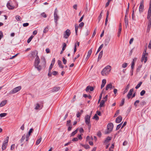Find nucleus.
Listing matches in <instances>:
<instances>
[{"mask_svg":"<svg viewBox=\"0 0 151 151\" xmlns=\"http://www.w3.org/2000/svg\"><path fill=\"white\" fill-rule=\"evenodd\" d=\"M26 137V135H25V134H24V135L22 136V138H21V142H23V141L24 140V139H25Z\"/></svg>","mask_w":151,"mask_h":151,"instance_id":"c03bdc74","label":"nucleus"},{"mask_svg":"<svg viewBox=\"0 0 151 151\" xmlns=\"http://www.w3.org/2000/svg\"><path fill=\"white\" fill-rule=\"evenodd\" d=\"M144 10V0H142L140 2L139 8V11L140 13H142Z\"/></svg>","mask_w":151,"mask_h":151,"instance_id":"20e7f679","label":"nucleus"},{"mask_svg":"<svg viewBox=\"0 0 151 151\" xmlns=\"http://www.w3.org/2000/svg\"><path fill=\"white\" fill-rule=\"evenodd\" d=\"M55 58H54L52 62H51V65H54V63H55Z\"/></svg>","mask_w":151,"mask_h":151,"instance_id":"338daca9","label":"nucleus"},{"mask_svg":"<svg viewBox=\"0 0 151 151\" xmlns=\"http://www.w3.org/2000/svg\"><path fill=\"white\" fill-rule=\"evenodd\" d=\"M142 83V82H139V83L136 86L135 88L136 89H137L138 88H139L140 87V86H141V85Z\"/></svg>","mask_w":151,"mask_h":151,"instance_id":"4c0bfd02","label":"nucleus"},{"mask_svg":"<svg viewBox=\"0 0 151 151\" xmlns=\"http://www.w3.org/2000/svg\"><path fill=\"white\" fill-rule=\"evenodd\" d=\"M78 26L77 25H75V31L76 34H77V33L78 31Z\"/></svg>","mask_w":151,"mask_h":151,"instance_id":"de8ad7c7","label":"nucleus"},{"mask_svg":"<svg viewBox=\"0 0 151 151\" xmlns=\"http://www.w3.org/2000/svg\"><path fill=\"white\" fill-rule=\"evenodd\" d=\"M33 36L32 35L27 40V42L29 43L32 40V38H33Z\"/></svg>","mask_w":151,"mask_h":151,"instance_id":"f704fd0d","label":"nucleus"},{"mask_svg":"<svg viewBox=\"0 0 151 151\" xmlns=\"http://www.w3.org/2000/svg\"><path fill=\"white\" fill-rule=\"evenodd\" d=\"M147 60V57H142L141 59V61L142 62L144 61V63H145Z\"/></svg>","mask_w":151,"mask_h":151,"instance_id":"c85d7f7f","label":"nucleus"},{"mask_svg":"<svg viewBox=\"0 0 151 151\" xmlns=\"http://www.w3.org/2000/svg\"><path fill=\"white\" fill-rule=\"evenodd\" d=\"M117 92V90L116 89L114 88V94L115 95V96H116Z\"/></svg>","mask_w":151,"mask_h":151,"instance_id":"e2e57ef3","label":"nucleus"},{"mask_svg":"<svg viewBox=\"0 0 151 151\" xmlns=\"http://www.w3.org/2000/svg\"><path fill=\"white\" fill-rule=\"evenodd\" d=\"M41 140L42 137H40L39 139L37 140V142H36V145H38L41 142Z\"/></svg>","mask_w":151,"mask_h":151,"instance_id":"c756f323","label":"nucleus"},{"mask_svg":"<svg viewBox=\"0 0 151 151\" xmlns=\"http://www.w3.org/2000/svg\"><path fill=\"white\" fill-rule=\"evenodd\" d=\"M82 146L83 147H84L86 149H88L90 147L88 145H82Z\"/></svg>","mask_w":151,"mask_h":151,"instance_id":"58836bf2","label":"nucleus"},{"mask_svg":"<svg viewBox=\"0 0 151 151\" xmlns=\"http://www.w3.org/2000/svg\"><path fill=\"white\" fill-rule=\"evenodd\" d=\"M89 90L91 91H93L94 90V88L92 86H88L87 87L86 89V91H88Z\"/></svg>","mask_w":151,"mask_h":151,"instance_id":"dca6fc26","label":"nucleus"},{"mask_svg":"<svg viewBox=\"0 0 151 151\" xmlns=\"http://www.w3.org/2000/svg\"><path fill=\"white\" fill-rule=\"evenodd\" d=\"M7 6L9 9H12L14 8L13 6L10 2H8L7 4Z\"/></svg>","mask_w":151,"mask_h":151,"instance_id":"ddd939ff","label":"nucleus"},{"mask_svg":"<svg viewBox=\"0 0 151 151\" xmlns=\"http://www.w3.org/2000/svg\"><path fill=\"white\" fill-rule=\"evenodd\" d=\"M119 110H117L116 111V113H115L114 115V117L116 116V115H118L119 114Z\"/></svg>","mask_w":151,"mask_h":151,"instance_id":"69168bd1","label":"nucleus"},{"mask_svg":"<svg viewBox=\"0 0 151 151\" xmlns=\"http://www.w3.org/2000/svg\"><path fill=\"white\" fill-rule=\"evenodd\" d=\"M112 88V84L111 83H110L108 84H107L106 85V91H107L109 88L111 90Z\"/></svg>","mask_w":151,"mask_h":151,"instance_id":"2eb2a0df","label":"nucleus"},{"mask_svg":"<svg viewBox=\"0 0 151 151\" xmlns=\"http://www.w3.org/2000/svg\"><path fill=\"white\" fill-rule=\"evenodd\" d=\"M92 48H91L88 51L87 57H90V56L92 52Z\"/></svg>","mask_w":151,"mask_h":151,"instance_id":"2f4dec72","label":"nucleus"},{"mask_svg":"<svg viewBox=\"0 0 151 151\" xmlns=\"http://www.w3.org/2000/svg\"><path fill=\"white\" fill-rule=\"evenodd\" d=\"M77 45L78 47L79 45V42L78 41L76 42L75 44V46H74V53H75L76 52V51Z\"/></svg>","mask_w":151,"mask_h":151,"instance_id":"f3484780","label":"nucleus"},{"mask_svg":"<svg viewBox=\"0 0 151 151\" xmlns=\"http://www.w3.org/2000/svg\"><path fill=\"white\" fill-rule=\"evenodd\" d=\"M124 100H125L124 99H123L122 100V102H121V103L120 104V106H122L124 104Z\"/></svg>","mask_w":151,"mask_h":151,"instance_id":"a18cd8bd","label":"nucleus"},{"mask_svg":"<svg viewBox=\"0 0 151 151\" xmlns=\"http://www.w3.org/2000/svg\"><path fill=\"white\" fill-rule=\"evenodd\" d=\"M63 63L64 64H65L66 63L67 60L66 59H65L64 58H63Z\"/></svg>","mask_w":151,"mask_h":151,"instance_id":"052dcab7","label":"nucleus"},{"mask_svg":"<svg viewBox=\"0 0 151 151\" xmlns=\"http://www.w3.org/2000/svg\"><path fill=\"white\" fill-rule=\"evenodd\" d=\"M71 32L69 29H67L64 32L63 37L66 39L68 38L70 36Z\"/></svg>","mask_w":151,"mask_h":151,"instance_id":"423d86ee","label":"nucleus"},{"mask_svg":"<svg viewBox=\"0 0 151 151\" xmlns=\"http://www.w3.org/2000/svg\"><path fill=\"white\" fill-rule=\"evenodd\" d=\"M135 17L134 15V11H132V18L133 20L134 19V18Z\"/></svg>","mask_w":151,"mask_h":151,"instance_id":"0e129e2a","label":"nucleus"},{"mask_svg":"<svg viewBox=\"0 0 151 151\" xmlns=\"http://www.w3.org/2000/svg\"><path fill=\"white\" fill-rule=\"evenodd\" d=\"M128 64L127 63H123L122 65V67L123 68H124L126 67H127Z\"/></svg>","mask_w":151,"mask_h":151,"instance_id":"3c124183","label":"nucleus"},{"mask_svg":"<svg viewBox=\"0 0 151 151\" xmlns=\"http://www.w3.org/2000/svg\"><path fill=\"white\" fill-rule=\"evenodd\" d=\"M19 91V87H17L10 92V93L11 94L17 92Z\"/></svg>","mask_w":151,"mask_h":151,"instance_id":"9b49d317","label":"nucleus"},{"mask_svg":"<svg viewBox=\"0 0 151 151\" xmlns=\"http://www.w3.org/2000/svg\"><path fill=\"white\" fill-rule=\"evenodd\" d=\"M66 44L65 43H63V47L62 48L63 50H64L66 47Z\"/></svg>","mask_w":151,"mask_h":151,"instance_id":"79ce46f5","label":"nucleus"},{"mask_svg":"<svg viewBox=\"0 0 151 151\" xmlns=\"http://www.w3.org/2000/svg\"><path fill=\"white\" fill-rule=\"evenodd\" d=\"M105 101L104 100H102L101 101L100 103L99 106L100 107H103L104 106V105L105 103Z\"/></svg>","mask_w":151,"mask_h":151,"instance_id":"5701e85b","label":"nucleus"},{"mask_svg":"<svg viewBox=\"0 0 151 151\" xmlns=\"http://www.w3.org/2000/svg\"><path fill=\"white\" fill-rule=\"evenodd\" d=\"M83 110H81L80 111V112H77V117H79L83 113Z\"/></svg>","mask_w":151,"mask_h":151,"instance_id":"a878e982","label":"nucleus"},{"mask_svg":"<svg viewBox=\"0 0 151 151\" xmlns=\"http://www.w3.org/2000/svg\"><path fill=\"white\" fill-rule=\"evenodd\" d=\"M106 83V79H103L102 81V84L101 86V88L102 89L103 88Z\"/></svg>","mask_w":151,"mask_h":151,"instance_id":"aec40b11","label":"nucleus"},{"mask_svg":"<svg viewBox=\"0 0 151 151\" xmlns=\"http://www.w3.org/2000/svg\"><path fill=\"white\" fill-rule=\"evenodd\" d=\"M7 103V101L5 100L1 102L0 104V107H2L4 106Z\"/></svg>","mask_w":151,"mask_h":151,"instance_id":"4be33fe9","label":"nucleus"},{"mask_svg":"<svg viewBox=\"0 0 151 151\" xmlns=\"http://www.w3.org/2000/svg\"><path fill=\"white\" fill-rule=\"evenodd\" d=\"M41 15L43 17L45 18L47 17L46 14L44 12H43L42 13Z\"/></svg>","mask_w":151,"mask_h":151,"instance_id":"6e6d98bb","label":"nucleus"},{"mask_svg":"<svg viewBox=\"0 0 151 151\" xmlns=\"http://www.w3.org/2000/svg\"><path fill=\"white\" fill-rule=\"evenodd\" d=\"M114 125L112 123H109L107 125V129L105 132V134H108L112 131Z\"/></svg>","mask_w":151,"mask_h":151,"instance_id":"7ed1b4c3","label":"nucleus"},{"mask_svg":"<svg viewBox=\"0 0 151 151\" xmlns=\"http://www.w3.org/2000/svg\"><path fill=\"white\" fill-rule=\"evenodd\" d=\"M77 130L78 129H77L76 130L73 131L72 132V133L70 134V137H72L74 135H75L77 132Z\"/></svg>","mask_w":151,"mask_h":151,"instance_id":"7c9ffc66","label":"nucleus"},{"mask_svg":"<svg viewBox=\"0 0 151 151\" xmlns=\"http://www.w3.org/2000/svg\"><path fill=\"white\" fill-rule=\"evenodd\" d=\"M37 52L35 50L34 51L32 52L29 55H31V57H38L37 55Z\"/></svg>","mask_w":151,"mask_h":151,"instance_id":"1a4fd4ad","label":"nucleus"},{"mask_svg":"<svg viewBox=\"0 0 151 151\" xmlns=\"http://www.w3.org/2000/svg\"><path fill=\"white\" fill-rule=\"evenodd\" d=\"M70 122L71 121L69 120H68L67 121V125L68 126H69L70 125Z\"/></svg>","mask_w":151,"mask_h":151,"instance_id":"bf43d9fd","label":"nucleus"},{"mask_svg":"<svg viewBox=\"0 0 151 151\" xmlns=\"http://www.w3.org/2000/svg\"><path fill=\"white\" fill-rule=\"evenodd\" d=\"M84 16V15H83L81 17L79 20V22H80L82 21Z\"/></svg>","mask_w":151,"mask_h":151,"instance_id":"680f3d73","label":"nucleus"},{"mask_svg":"<svg viewBox=\"0 0 151 151\" xmlns=\"http://www.w3.org/2000/svg\"><path fill=\"white\" fill-rule=\"evenodd\" d=\"M136 58H134L133 59V60L132 62L131 65V68L132 70H133L134 69V61H136Z\"/></svg>","mask_w":151,"mask_h":151,"instance_id":"412c9836","label":"nucleus"},{"mask_svg":"<svg viewBox=\"0 0 151 151\" xmlns=\"http://www.w3.org/2000/svg\"><path fill=\"white\" fill-rule=\"evenodd\" d=\"M99 118L97 114H96L93 117V119H95L96 120H98Z\"/></svg>","mask_w":151,"mask_h":151,"instance_id":"09e8293b","label":"nucleus"},{"mask_svg":"<svg viewBox=\"0 0 151 151\" xmlns=\"http://www.w3.org/2000/svg\"><path fill=\"white\" fill-rule=\"evenodd\" d=\"M122 123L120 124H119L117 126V127H116V130H118L121 127L122 125Z\"/></svg>","mask_w":151,"mask_h":151,"instance_id":"49530a36","label":"nucleus"},{"mask_svg":"<svg viewBox=\"0 0 151 151\" xmlns=\"http://www.w3.org/2000/svg\"><path fill=\"white\" fill-rule=\"evenodd\" d=\"M139 101L138 100H136L134 103V105L136 106L137 107V103H139Z\"/></svg>","mask_w":151,"mask_h":151,"instance_id":"864d4df0","label":"nucleus"},{"mask_svg":"<svg viewBox=\"0 0 151 151\" xmlns=\"http://www.w3.org/2000/svg\"><path fill=\"white\" fill-rule=\"evenodd\" d=\"M146 49H145L144 50V52H143L142 55V57H145L146 54V56L148 55V53H146Z\"/></svg>","mask_w":151,"mask_h":151,"instance_id":"c9c22d12","label":"nucleus"},{"mask_svg":"<svg viewBox=\"0 0 151 151\" xmlns=\"http://www.w3.org/2000/svg\"><path fill=\"white\" fill-rule=\"evenodd\" d=\"M133 90H134L133 88L131 89L130 90L129 92L128 93V94H127V97L128 98V99H130L131 98V96L132 94V93L133 91Z\"/></svg>","mask_w":151,"mask_h":151,"instance_id":"9d476101","label":"nucleus"},{"mask_svg":"<svg viewBox=\"0 0 151 151\" xmlns=\"http://www.w3.org/2000/svg\"><path fill=\"white\" fill-rule=\"evenodd\" d=\"M145 90H142L141 92L140 93V94L141 96H143L145 94Z\"/></svg>","mask_w":151,"mask_h":151,"instance_id":"8fccbe9b","label":"nucleus"},{"mask_svg":"<svg viewBox=\"0 0 151 151\" xmlns=\"http://www.w3.org/2000/svg\"><path fill=\"white\" fill-rule=\"evenodd\" d=\"M96 29H94V30L93 32V35H92V37H94L95 36V35L96 34Z\"/></svg>","mask_w":151,"mask_h":151,"instance_id":"4d7b16f0","label":"nucleus"},{"mask_svg":"<svg viewBox=\"0 0 151 151\" xmlns=\"http://www.w3.org/2000/svg\"><path fill=\"white\" fill-rule=\"evenodd\" d=\"M84 25V23L83 22H81L79 25V26L81 28Z\"/></svg>","mask_w":151,"mask_h":151,"instance_id":"603ef678","label":"nucleus"},{"mask_svg":"<svg viewBox=\"0 0 151 151\" xmlns=\"http://www.w3.org/2000/svg\"><path fill=\"white\" fill-rule=\"evenodd\" d=\"M102 12H103V11H102L101 12L99 16L98 17V19L99 20V22L100 21V19H101L102 17Z\"/></svg>","mask_w":151,"mask_h":151,"instance_id":"ea45409f","label":"nucleus"},{"mask_svg":"<svg viewBox=\"0 0 151 151\" xmlns=\"http://www.w3.org/2000/svg\"><path fill=\"white\" fill-rule=\"evenodd\" d=\"M29 25V23H24L23 24V26L24 27H26L28 26Z\"/></svg>","mask_w":151,"mask_h":151,"instance_id":"13d9d810","label":"nucleus"},{"mask_svg":"<svg viewBox=\"0 0 151 151\" xmlns=\"http://www.w3.org/2000/svg\"><path fill=\"white\" fill-rule=\"evenodd\" d=\"M111 67L109 65H107L105 67L101 72V74L102 76L108 75L111 70Z\"/></svg>","mask_w":151,"mask_h":151,"instance_id":"f03ea898","label":"nucleus"},{"mask_svg":"<svg viewBox=\"0 0 151 151\" xmlns=\"http://www.w3.org/2000/svg\"><path fill=\"white\" fill-rule=\"evenodd\" d=\"M129 84H128L127 85V86L126 89L124 91V93H125L127 92V91L129 89Z\"/></svg>","mask_w":151,"mask_h":151,"instance_id":"e433bc0d","label":"nucleus"},{"mask_svg":"<svg viewBox=\"0 0 151 151\" xmlns=\"http://www.w3.org/2000/svg\"><path fill=\"white\" fill-rule=\"evenodd\" d=\"M110 39L109 38H106L105 40L104 44L105 46L107 45L109 43Z\"/></svg>","mask_w":151,"mask_h":151,"instance_id":"cd10ccee","label":"nucleus"},{"mask_svg":"<svg viewBox=\"0 0 151 151\" xmlns=\"http://www.w3.org/2000/svg\"><path fill=\"white\" fill-rule=\"evenodd\" d=\"M30 134H27V136H26V141H27L28 140V139H29V138L30 136Z\"/></svg>","mask_w":151,"mask_h":151,"instance_id":"5fc2aeb1","label":"nucleus"},{"mask_svg":"<svg viewBox=\"0 0 151 151\" xmlns=\"http://www.w3.org/2000/svg\"><path fill=\"white\" fill-rule=\"evenodd\" d=\"M122 119V118L121 116H119L116 119L115 122L116 123H118L120 122Z\"/></svg>","mask_w":151,"mask_h":151,"instance_id":"4468645a","label":"nucleus"},{"mask_svg":"<svg viewBox=\"0 0 151 151\" xmlns=\"http://www.w3.org/2000/svg\"><path fill=\"white\" fill-rule=\"evenodd\" d=\"M104 46V45L103 44H101V45L100 46V47H99V48L98 49V50L97 51V53H98V52H99V51H100V50H101V49L102 48L103 46Z\"/></svg>","mask_w":151,"mask_h":151,"instance_id":"72a5a7b5","label":"nucleus"},{"mask_svg":"<svg viewBox=\"0 0 151 151\" xmlns=\"http://www.w3.org/2000/svg\"><path fill=\"white\" fill-rule=\"evenodd\" d=\"M78 138L77 137H75L73 138V139L72 140V141H77L78 140Z\"/></svg>","mask_w":151,"mask_h":151,"instance_id":"774afa93","label":"nucleus"},{"mask_svg":"<svg viewBox=\"0 0 151 151\" xmlns=\"http://www.w3.org/2000/svg\"><path fill=\"white\" fill-rule=\"evenodd\" d=\"M7 115V113H3L0 114V116L1 117H2L5 116Z\"/></svg>","mask_w":151,"mask_h":151,"instance_id":"a19ab883","label":"nucleus"},{"mask_svg":"<svg viewBox=\"0 0 151 151\" xmlns=\"http://www.w3.org/2000/svg\"><path fill=\"white\" fill-rule=\"evenodd\" d=\"M48 31V28L47 27H46L44 30L43 32L44 33H47Z\"/></svg>","mask_w":151,"mask_h":151,"instance_id":"37998d69","label":"nucleus"},{"mask_svg":"<svg viewBox=\"0 0 151 151\" xmlns=\"http://www.w3.org/2000/svg\"><path fill=\"white\" fill-rule=\"evenodd\" d=\"M151 18V12L148 11L147 18V19H150Z\"/></svg>","mask_w":151,"mask_h":151,"instance_id":"bb28decb","label":"nucleus"},{"mask_svg":"<svg viewBox=\"0 0 151 151\" xmlns=\"http://www.w3.org/2000/svg\"><path fill=\"white\" fill-rule=\"evenodd\" d=\"M124 22L126 28H127L128 25V17L124 18Z\"/></svg>","mask_w":151,"mask_h":151,"instance_id":"6ab92c4d","label":"nucleus"},{"mask_svg":"<svg viewBox=\"0 0 151 151\" xmlns=\"http://www.w3.org/2000/svg\"><path fill=\"white\" fill-rule=\"evenodd\" d=\"M111 137H107L106 139L105 140V141L104 142V143L105 144H107V143L109 142V141L111 140Z\"/></svg>","mask_w":151,"mask_h":151,"instance_id":"a211bd4d","label":"nucleus"},{"mask_svg":"<svg viewBox=\"0 0 151 151\" xmlns=\"http://www.w3.org/2000/svg\"><path fill=\"white\" fill-rule=\"evenodd\" d=\"M59 19V17L58 15L57 14H56V13L54 14V19L55 22L56 24H57V22Z\"/></svg>","mask_w":151,"mask_h":151,"instance_id":"6e6552de","label":"nucleus"},{"mask_svg":"<svg viewBox=\"0 0 151 151\" xmlns=\"http://www.w3.org/2000/svg\"><path fill=\"white\" fill-rule=\"evenodd\" d=\"M122 31V24L121 23H120L119 25V27L118 29V32L119 33L120 32H121Z\"/></svg>","mask_w":151,"mask_h":151,"instance_id":"473e14b6","label":"nucleus"},{"mask_svg":"<svg viewBox=\"0 0 151 151\" xmlns=\"http://www.w3.org/2000/svg\"><path fill=\"white\" fill-rule=\"evenodd\" d=\"M58 64L59 65V66L61 68H63L64 66L62 65V64H61L62 62L60 60H58Z\"/></svg>","mask_w":151,"mask_h":151,"instance_id":"393cba45","label":"nucleus"},{"mask_svg":"<svg viewBox=\"0 0 151 151\" xmlns=\"http://www.w3.org/2000/svg\"><path fill=\"white\" fill-rule=\"evenodd\" d=\"M60 88L59 87H54L52 89V91H57L60 90Z\"/></svg>","mask_w":151,"mask_h":151,"instance_id":"b1692460","label":"nucleus"},{"mask_svg":"<svg viewBox=\"0 0 151 151\" xmlns=\"http://www.w3.org/2000/svg\"><path fill=\"white\" fill-rule=\"evenodd\" d=\"M91 114L90 115H86L85 117V122L86 124H90V117Z\"/></svg>","mask_w":151,"mask_h":151,"instance_id":"0eeeda50","label":"nucleus"},{"mask_svg":"<svg viewBox=\"0 0 151 151\" xmlns=\"http://www.w3.org/2000/svg\"><path fill=\"white\" fill-rule=\"evenodd\" d=\"M43 107L42 104L40 105L38 103L36 104V106L35 108V109L36 110H40Z\"/></svg>","mask_w":151,"mask_h":151,"instance_id":"f8f14e48","label":"nucleus"},{"mask_svg":"<svg viewBox=\"0 0 151 151\" xmlns=\"http://www.w3.org/2000/svg\"><path fill=\"white\" fill-rule=\"evenodd\" d=\"M6 139L4 141L2 146V148L3 150H5L6 147L9 139V137H6Z\"/></svg>","mask_w":151,"mask_h":151,"instance_id":"39448f33","label":"nucleus"},{"mask_svg":"<svg viewBox=\"0 0 151 151\" xmlns=\"http://www.w3.org/2000/svg\"><path fill=\"white\" fill-rule=\"evenodd\" d=\"M46 63L44 57H36L34 63V65L38 70L40 71L42 69V66L44 65Z\"/></svg>","mask_w":151,"mask_h":151,"instance_id":"f257e3e1","label":"nucleus"}]
</instances>
